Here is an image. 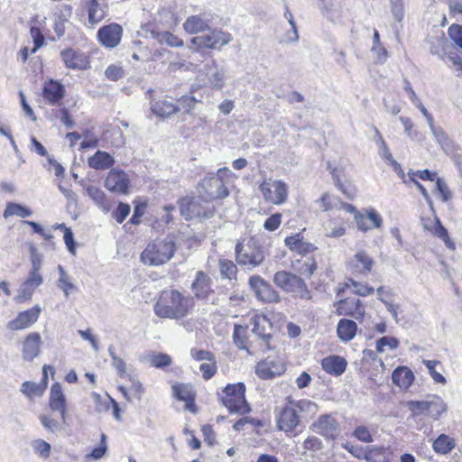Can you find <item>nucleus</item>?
Masks as SVG:
<instances>
[{"label": "nucleus", "instance_id": "nucleus-24", "mask_svg": "<svg viewBox=\"0 0 462 462\" xmlns=\"http://www.w3.org/2000/svg\"><path fill=\"white\" fill-rule=\"evenodd\" d=\"M211 280L208 275L204 272L199 271L196 279L191 284V289L197 299L206 300L213 292L211 286Z\"/></svg>", "mask_w": 462, "mask_h": 462}, {"label": "nucleus", "instance_id": "nucleus-44", "mask_svg": "<svg viewBox=\"0 0 462 462\" xmlns=\"http://www.w3.org/2000/svg\"><path fill=\"white\" fill-rule=\"evenodd\" d=\"M431 134L435 137L436 142L440 145L441 149L445 152H448L451 149V143L447 133L442 129V127L438 126L431 131Z\"/></svg>", "mask_w": 462, "mask_h": 462}, {"label": "nucleus", "instance_id": "nucleus-1", "mask_svg": "<svg viewBox=\"0 0 462 462\" xmlns=\"http://www.w3.org/2000/svg\"><path fill=\"white\" fill-rule=\"evenodd\" d=\"M318 412V405L310 400H289L276 413V427L287 436H296L301 430V420L313 417Z\"/></svg>", "mask_w": 462, "mask_h": 462}, {"label": "nucleus", "instance_id": "nucleus-5", "mask_svg": "<svg viewBox=\"0 0 462 462\" xmlns=\"http://www.w3.org/2000/svg\"><path fill=\"white\" fill-rule=\"evenodd\" d=\"M231 174L227 168H220L216 174H208L201 183L199 193L210 202L215 199H221L228 196L229 192L224 182V177Z\"/></svg>", "mask_w": 462, "mask_h": 462}, {"label": "nucleus", "instance_id": "nucleus-6", "mask_svg": "<svg viewBox=\"0 0 462 462\" xmlns=\"http://www.w3.org/2000/svg\"><path fill=\"white\" fill-rule=\"evenodd\" d=\"M265 258L263 246L254 238L246 243L237 242L236 245V260L239 265L249 270L260 265Z\"/></svg>", "mask_w": 462, "mask_h": 462}, {"label": "nucleus", "instance_id": "nucleus-42", "mask_svg": "<svg viewBox=\"0 0 462 462\" xmlns=\"http://www.w3.org/2000/svg\"><path fill=\"white\" fill-rule=\"evenodd\" d=\"M133 59L136 60H140L143 62L150 61L151 60V51L146 46H143L141 41L133 42Z\"/></svg>", "mask_w": 462, "mask_h": 462}, {"label": "nucleus", "instance_id": "nucleus-51", "mask_svg": "<svg viewBox=\"0 0 462 462\" xmlns=\"http://www.w3.org/2000/svg\"><path fill=\"white\" fill-rule=\"evenodd\" d=\"M325 236L328 237H340L345 235L346 228L342 225H337L334 221H329L324 227Z\"/></svg>", "mask_w": 462, "mask_h": 462}, {"label": "nucleus", "instance_id": "nucleus-4", "mask_svg": "<svg viewBox=\"0 0 462 462\" xmlns=\"http://www.w3.org/2000/svg\"><path fill=\"white\" fill-rule=\"evenodd\" d=\"M219 400L231 413L245 414L250 411V406L245 400V385L243 383L226 385L222 390Z\"/></svg>", "mask_w": 462, "mask_h": 462}, {"label": "nucleus", "instance_id": "nucleus-30", "mask_svg": "<svg viewBox=\"0 0 462 462\" xmlns=\"http://www.w3.org/2000/svg\"><path fill=\"white\" fill-rule=\"evenodd\" d=\"M207 77L211 87L221 89L224 86L226 71L222 67L217 66L215 60L206 65Z\"/></svg>", "mask_w": 462, "mask_h": 462}, {"label": "nucleus", "instance_id": "nucleus-33", "mask_svg": "<svg viewBox=\"0 0 462 462\" xmlns=\"http://www.w3.org/2000/svg\"><path fill=\"white\" fill-rule=\"evenodd\" d=\"M88 166L95 170H106L114 163V158L106 152L97 151L93 156L88 158Z\"/></svg>", "mask_w": 462, "mask_h": 462}, {"label": "nucleus", "instance_id": "nucleus-17", "mask_svg": "<svg viewBox=\"0 0 462 462\" xmlns=\"http://www.w3.org/2000/svg\"><path fill=\"white\" fill-rule=\"evenodd\" d=\"M285 372V365L280 360L267 358L257 363L255 374L263 380L273 379Z\"/></svg>", "mask_w": 462, "mask_h": 462}, {"label": "nucleus", "instance_id": "nucleus-47", "mask_svg": "<svg viewBox=\"0 0 462 462\" xmlns=\"http://www.w3.org/2000/svg\"><path fill=\"white\" fill-rule=\"evenodd\" d=\"M39 420L43 428L51 433H55L62 430L63 426H65L63 423L60 424L58 420L45 414L40 415Z\"/></svg>", "mask_w": 462, "mask_h": 462}, {"label": "nucleus", "instance_id": "nucleus-16", "mask_svg": "<svg viewBox=\"0 0 462 462\" xmlns=\"http://www.w3.org/2000/svg\"><path fill=\"white\" fill-rule=\"evenodd\" d=\"M83 7L88 14V23L91 25L99 23L108 14L106 0H83Z\"/></svg>", "mask_w": 462, "mask_h": 462}, {"label": "nucleus", "instance_id": "nucleus-12", "mask_svg": "<svg viewBox=\"0 0 462 462\" xmlns=\"http://www.w3.org/2000/svg\"><path fill=\"white\" fill-rule=\"evenodd\" d=\"M310 429L325 438L334 440L339 435V422L331 414L320 415L310 427Z\"/></svg>", "mask_w": 462, "mask_h": 462}, {"label": "nucleus", "instance_id": "nucleus-54", "mask_svg": "<svg viewBox=\"0 0 462 462\" xmlns=\"http://www.w3.org/2000/svg\"><path fill=\"white\" fill-rule=\"evenodd\" d=\"M436 190L439 193V199L443 202H447L452 198V194L445 182V180L441 178L436 179Z\"/></svg>", "mask_w": 462, "mask_h": 462}, {"label": "nucleus", "instance_id": "nucleus-23", "mask_svg": "<svg viewBox=\"0 0 462 462\" xmlns=\"http://www.w3.org/2000/svg\"><path fill=\"white\" fill-rule=\"evenodd\" d=\"M374 260L365 252L360 251L356 253L348 261L349 268L356 273L366 275L371 272L374 266Z\"/></svg>", "mask_w": 462, "mask_h": 462}, {"label": "nucleus", "instance_id": "nucleus-3", "mask_svg": "<svg viewBox=\"0 0 462 462\" xmlns=\"http://www.w3.org/2000/svg\"><path fill=\"white\" fill-rule=\"evenodd\" d=\"M176 251L175 243L171 238L155 240L147 245L141 254V261L151 266L162 265L170 261Z\"/></svg>", "mask_w": 462, "mask_h": 462}, {"label": "nucleus", "instance_id": "nucleus-58", "mask_svg": "<svg viewBox=\"0 0 462 462\" xmlns=\"http://www.w3.org/2000/svg\"><path fill=\"white\" fill-rule=\"evenodd\" d=\"M317 269V262L313 258L306 259L300 266L299 273L306 277H310Z\"/></svg>", "mask_w": 462, "mask_h": 462}, {"label": "nucleus", "instance_id": "nucleus-7", "mask_svg": "<svg viewBox=\"0 0 462 462\" xmlns=\"http://www.w3.org/2000/svg\"><path fill=\"white\" fill-rule=\"evenodd\" d=\"M180 212L185 219L208 218L213 216L214 207L210 201L201 195L199 197H185L179 201Z\"/></svg>", "mask_w": 462, "mask_h": 462}, {"label": "nucleus", "instance_id": "nucleus-34", "mask_svg": "<svg viewBox=\"0 0 462 462\" xmlns=\"http://www.w3.org/2000/svg\"><path fill=\"white\" fill-rule=\"evenodd\" d=\"M152 112L160 117H168L180 111V107L168 100L154 101L151 105Z\"/></svg>", "mask_w": 462, "mask_h": 462}, {"label": "nucleus", "instance_id": "nucleus-21", "mask_svg": "<svg viewBox=\"0 0 462 462\" xmlns=\"http://www.w3.org/2000/svg\"><path fill=\"white\" fill-rule=\"evenodd\" d=\"M123 29L117 23L101 27L97 32L99 42L106 48H115L120 42Z\"/></svg>", "mask_w": 462, "mask_h": 462}, {"label": "nucleus", "instance_id": "nucleus-18", "mask_svg": "<svg viewBox=\"0 0 462 462\" xmlns=\"http://www.w3.org/2000/svg\"><path fill=\"white\" fill-rule=\"evenodd\" d=\"M129 179L124 171L111 170L105 180V187L115 193L126 194L128 192Z\"/></svg>", "mask_w": 462, "mask_h": 462}, {"label": "nucleus", "instance_id": "nucleus-8", "mask_svg": "<svg viewBox=\"0 0 462 462\" xmlns=\"http://www.w3.org/2000/svg\"><path fill=\"white\" fill-rule=\"evenodd\" d=\"M274 283L286 292L291 293L294 297L310 300L311 292L308 289L304 280L286 271H279L274 274Z\"/></svg>", "mask_w": 462, "mask_h": 462}, {"label": "nucleus", "instance_id": "nucleus-26", "mask_svg": "<svg viewBox=\"0 0 462 462\" xmlns=\"http://www.w3.org/2000/svg\"><path fill=\"white\" fill-rule=\"evenodd\" d=\"M355 219L358 229L364 232L371 229V226L368 225L369 221L375 228L381 227L383 224V218L374 208L369 209L366 215L356 213Z\"/></svg>", "mask_w": 462, "mask_h": 462}, {"label": "nucleus", "instance_id": "nucleus-63", "mask_svg": "<svg viewBox=\"0 0 462 462\" xmlns=\"http://www.w3.org/2000/svg\"><path fill=\"white\" fill-rule=\"evenodd\" d=\"M151 364L156 368H163L171 364V358L166 354H158L151 357Z\"/></svg>", "mask_w": 462, "mask_h": 462}, {"label": "nucleus", "instance_id": "nucleus-41", "mask_svg": "<svg viewBox=\"0 0 462 462\" xmlns=\"http://www.w3.org/2000/svg\"><path fill=\"white\" fill-rule=\"evenodd\" d=\"M58 271L60 273L58 287L64 292L65 296L68 297L72 291H75L77 288L70 282L69 277L67 275L64 268L61 265H58Z\"/></svg>", "mask_w": 462, "mask_h": 462}, {"label": "nucleus", "instance_id": "nucleus-43", "mask_svg": "<svg viewBox=\"0 0 462 462\" xmlns=\"http://www.w3.org/2000/svg\"><path fill=\"white\" fill-rule=\"evenodd\" d=\"M219 271L224 278L229 280L236 279L237 268L236 265L230 260L220 259L219 260Z\"/></svg>", "mask_w": 462, "mask_h": 462}, {"label": "nucleus", "instance_id": "nucleus-64", "mask_svg": "<svg viewBox=\"0 0 462 462\" xmlns=\"http://www.w3.org/2000/svg\"><path fill=\"white\" fill-rule=\"evenodd\" d=\"M448 32L450 39L462 49V26L452 24Z\"/></svg>", "mask_w": 462, "mask_h": 462}, {"label": "nucleus", "instance_id": "nucleus-56", "mask_svg": "<svg viewBox=\"0 0 462 462\" xmlns=\"http://www.w3.org/2000/svg\"><path fill=\"white\" fill-rule=\"evenodd\" d=\"M353 436L365 443H371L374 440L368 428L364 425L357 426L353 431Z\"/></svg>", "mask_w": 462, "mask_h": 462}, {"label": "nucleus", "instance_id": "nucleus-11", "mask_svg": "<svg viewBox=\"0 0 462 462\" xmlns=\"http://www.w3.org/2000/svg\"><path fill=\"white\" fill-rule=\"evenodd\" d=\"M230 41L231 36L229 33L214 30L208 33L193 37L190 43L198 50L202 48L217 49L227 44Z\"/></svg>", "mask_w": 462, "mask_h": 462}, {"label": "nucleus", "instance_id": "nucleus-32", "mask_svg": "<svg viewBox=\"0 0 462 462\" xmlns=\"http://www.w3.org/2000/svg\"><path fill=\"white\" fill-rule=\"evenodd\" d=\"M392 379L400 388L407 389L411 385L414 375L412 371L408 367L399 366L393 372Z\"/></svg>", "mask_w": 462, "mask_h": 462}, {"label": "nucleus", "instance_id": "nucleus-39", "mask_svg": "<svg viewBox=\"0 0 462 462\" xmlns=\"http://www.w3.org/2000/svg\"><path fill=\"white\" fill-rule=\"evenodd\" d=\"M32 215L31 209L14 202H8L4 211L3 217L8 218L12 216H18L20 217H27Z\"/></svg>", "mask_w": 462, "mask_h": 462}, {"label": "nucleus", "instance_id": "nucleus-36", "mask_svg": "<svg viewBox=\"0 0 462 462\" xmlns=\"http://www.w3.org/2000/svg\"><path fill=\"white\" fill-rule=\"evenodd\" d=\"M208 27V22L200 15H191L183 23L184 30L189 34H196Z\"/></svg>", "mask_w": 462, "mask_h": 462}, {"label": "nucleus", "instance_id": "nucleus-55", "mask_svg": "<svg viewBox=\"0 0 462 462\" xmlns=\"http://www.w3.org/2000/svg\"><path fill=\"white\" fill-rule=\"evenodd\" d=\"M349 282L351 283V286L355 288L353 292L359 296H368L374 293V290L373 287L369 286L366 283H361L358 282H356L353 279H349Z\"/></svg>", "mask_w": 462, "mask_h": 462}, {"label": "nucleus", "instance_id": "nucleus-13", "mask_svg": "<svg viewBox=\"0 0 462 462\" xmlns=\"http://www.w3.org/2000/svg\"><path fill=\"white\" fill-rule=\"evenodd\" d=\"M337 316H350L362 321L365 314V308L359 299H343L334 303Z\"/></svg>", "mask_w": 462, "mask_h": 462}, {"label": "nucleus", "instance_id": "nucleus-14", "mask_svg": "<svg viewBox=\"0 0 462 462\" xmlns=\"http://www.w3.org/2000/svg\"><path fill=\"white\" fill-rule=\"evenodd\" d=\"M142 32L145 37H150L157 41L161 45L166 44L169 47H181L183 41L168 31H161L152 23L144 24Z\"/></svg>", "mask_w": 462, "mask_h": 462}, {"label": "nucleus", "instance_id": "nucleus-45", "mask_svg": "<svg viewBox=\"0 0 462 462\" xmlns=\"http://www.w3.org/2000/svg\"><path fill=\"white\" fill-rule=\"evenodd\" d=\"M433 233L439 238L443 240L447 247H448L451 250L455 249L454 242H452L451 239L449 238L448 230L442 226L439 218H436Z\"/></svg>", "mask_w": 462, "mask_h": 462}, {"label": "nucleus", "instance_id": "nucleus-48", "mask_svg": "<svg viewBox=\"0 0 462 462\" xmlns=\"http://www.w3.org/2000/svg\"><path fill=\"white\" fill-rule=\"evenodd\" d=\"M32 448L41 457L46 459L51 456V445L43 439H35L32 442Z\"/></svg>", "mask_w": 462, "mask_h": 462}, {"label": "nucleus", "instance_id": "nucleus-40", "mask_svg": "<svg viewBox=\"0 0 462 462\" xmlns=\"http://www.w3.org/2000/svg\"><path fill=\"white\" fill-rule=\"evenodd\" d=\"M371 51L376 55L377 61L381 64L384 63L388 59V51L382 45L380 42V35L376 29L374 30L373 35V46L371 48Z\"/></svg>", "mask_w": 462, "mask_h": 462}, {"label": "nucleus", "instance_id": "nucleus-53", "mask_svg": "<svg viewBox=\"0 0 462 462\" xmlns=\"http://www.w3.org/2000/svg\"><path fill=\"white\" fill-rule=\"evenodd\" d=\"M391 12L394 19L402 22L404 18V1L403 0H389Z\"/></svg>", "mask_w": 462, "mask_h": 462}, {"label": "nucleus", "instance_id": "nucleus-38", "mask_svg": "<svg viewBox=\"0 0 462 462\" xmlns=\"http://www.w3.org/2000/svg\"><path fill=\"white\" fill-rule=\"evenodd\" d=\"M427 408L428 414L433 419L438 420L447 411V404L440 397L434 395L428 400Z\"/></svg>", "mask_w": 462, "mask_h": 462}, {"label": "nucleus", "instance_id": "nucleus-59", "mask_svg": "<svg viewBox=\"0 0 462 462\" xmlns=\"http://www.w3.org/2000/svg\"><path fill=\"white\" fill-rule=\"evenodd\" d=\"M199 370L202 373V376L205 380H209L214 376L217 372V362L216 359L208 361V363H203L199 365Z\"/></svg>", "mask_w": 462, "mask_h": 462}, {"label": "nucleus", "instance_id": "nucleus-29", "mask_svg": "<svg viewBox=\"0 0 462 462\" xmlns=\"http://www.w3.org/2000/svg\"><path fill=\"white\" fill-rule=\"evenodd\" d=\"M172 392L175 398L183 401L186 403V409L196 412L194 404V393L189 384L180 383L172 386Z\"/></svg>", "mask_w": 462, "mask_h": 462}, {"label": "nucleus", "instance_id": "nucleus-28", "mask_svg": "<svg viewBox=\"0 0 462 462\" xmlns=\"http://www.w3.org/2000/svg\"><path fill=\"white\" fill-rule=\"evenodd\" d=\"M234 344L241 350L252 354L253 342L248 339V326L235 324L232 335Z\"/></svg>", "mask_w": 462, "mask_h": 462}, {"label": "nucleus", "instance_id": "nucleus-61", "mask_svg": "<svg viewBox=\"0 0 462 462\" xmlns=\"http://www.w3.org/2000/svg\"><path fill=\"white\" fill-rule=\"evenodd\" d=\"M130 209L131 208L128 204L120 202L116 209L113 212V217L118 223H123L129 215Z\"/></svg>", "mask_w": 462, "mask_h": 462}, {"label": "nucleus", "instance_id": "nucleus-9", "mask_svg": "<svg viewBox=\"0 0 462 462\" xmlns=\"http://www.w3.org/2000/svg\"><path fill=\"white\" fill-rule=\"evenodd\" d=\"M259 189L265 201L275 205L283 204L288 197V186L282 180H266L259 186Z\"/></svg>", "mask_w": 462, "mask_h": 462}, {"label": "nucleus", "instance_id": "nucleus-62", "mask_svg": "<svg viewBox=\"0 0 462 462\" xmlns=\"http://www.w3.org/2000/svg\"><path fill=\"white\" fill-rule=\"evenodd\" d=\"M198 100L191 96H182L179 100L177 106L180 109H183L185 112L189 113L190 110H192L195 107L196 103Z\"/></svg>", "mask_w": 462, "mask_h": 462}, {"label": "nucleus", "instance_id": "nucleus-15", "mask_svg": "<svg viewBox=\"0 0 462 462\" xmlns=\"http://www.w3.org/2000/svg\"><path fill=\"white\" fill-rule=\"evenodd\" d=\"M60 58L64 65L70 69H87L89 68V59L83 51L67 48L60 51Z\"/></svg>", "mask_w": 462, "mask_h": 462}, {"label": "nucleus", "instance_id": "nucleus-46", "mask_svg": "<svg viewBox=\"0 0 462 462\" xmlns=\"http://www.w3.org/2000/svg\"><path fill=\"white\" fill-rule=\"evenodd\" d=\"M257 297L265 302H277L280 300L279 293L268 282L262 288Z\"/></svg>", "mask_w": 462, "mask_h": 462}, {"label": "nucleus", "instance_id": "nucleus-2", "mask_svg": "<svg viewBox=\"0 0 462 462\" xmlns=\"http://www.w3.org/2000/svg\"><path fill=\"white\" fill-rule=\"evenodd\" d=\"M194 308L192 297L178 290H164L153 306L156 316L162 319H180L187 317Z\"/></svg>", "mask_w": 462, "mask_h": 462}, {"label": "nucleus", "instance_id": "nucleus-60", "mask_svg": "<svg viewBox=\"0 0 462 462\" xmlns=\"http://www.w3.org/2000/svg\"><path fill=\"white\" fill-rule=\"evenodd\" d=\"M87 194L98 205H103L105 202V193L102 189L96 186H88L86 188Z\"/></svg>", "mask_w": 462, "mask_h": 462}, {"label": "nucleus", "instance_id": "nucleus-31", "mask_svg": "<svg viewBox=\"0 0 462 462\" xmlns=\"http://www.w3.org/2000/svg\"><path fill=\"white\" fill-rule=\"evenodd\" d=\"M357 330V325L354 320L342 319L337 326V334L341 341L349 342L352 340Z\"/></svg>", "mask_w": 462, "mask_h": 462}, {"label": "nucleus", "instance_id": "nucleus-10", "mask_svg": "<svg viewBox=\"0 0 462 462\" xmlns=\"http://www.w3.org/2000/svg\"><path fill=\"white\" fill-rule=\"evenodd\" d=\"M253 324V334L258 338V347L262 351L270 350V341L273 338V324L264 315H254L251 319Z\"/></svg>", "mask_w": 462, "mask_h": 462}, {"label": "nucleus", "instance_id": "nucleus-19", "mask_svg": "<svg viewBox=\"0 0 462 462\" xmlns=\"http://www.w3.org/2000/svg\"><path fill=\"white\" fill-rule=\"evenodd\" d=\"M49 406L52 411H59L60 414L61 421L64 425H68L66 414L67 405L66 397L62 392L61 385L55 383L51 385L49 397Z\"/></svg>", "mask_w": 462, "mask_h": 462}, {"label": "nucleus", "instance_id": "nucleus-35", "mask_svg": "<svg viewBox=\"0 0 462 462\" xmlns=\"http://www.w3.org/2000/svg\"><path fill=\"white\" fill-rule=\"evenodd\" d=\"M455 446V439L446 434H440L432 443L433 450L440 455L448 454Z\"/></svg>", "mask_w": 462, "mask_h": 462}, {"label": "nucleus", "instance_id": "nucleus-52", "mask_svg": "<svg viewBox=\"0 0 462 462\" xmlns=\"http://www.w3.org/2000/svg\"><path fill=\"white\" fill-rule=\"evenodd\" d=\"M423 364L429 370L430 374L433 378V380L438 383H446V378L439 372L435 370L437 365L439 364L437 360H423Z\"/></svg>", "mask_w": 462, "mask_h": 462}, {"label": "nucleus", "instance_id": "nucleus-27", "mask_svg": "<svg viewBox=\"0 0 462 462\" xmlns=\"http://www.w3.org/2000/svg\"><path fill=\"white\" fill-rule=\"evenodd\" d=\"M346 361L344 357L339 356H329L322 359L321 365L329 374L339 376L346 368Z\"/></svg>", "mask_w": 462, "mask_h": 462}, {"label": "nucleus", "instance_id": "nucleus-20", "mask_svg": "<svg viewBox=\"0 0 462 462\" xmlns=\"http://www.w3.org/2000/svg\"><path fill=\"white\" fill-rule=\"evenodd\" d=\"M41 310L39 306H35L20 312L14 319L8 322L7 328L11 330H21L31 327L37 321Z\"/></svg>", "mask_w": 462, "mask_h": 462}, {"label": "nucleus", "instance_id": "nucleus-50", "mask_svg": "<svg viewBox=\"0 0 462 462\" xmlns=\"http://www.w3.org/2000/svg\"><path fill=\"white\" fill-rule=\"evenodd\" d=\"M399 346V341L396 337H383L379 338L376 342V351L382 353L385 350V346L393 350L396 349Z\"/></svg>", "mask_w": 462, "mask_h": 462}, {"label": "nucleus", "instance_id": "nucleus-37", "mask_svg": "<svg viewBox=\"0 0 462 462\" xmlns=\"http://www.w3.org/2000/svg\"><path fill=\"white\" fill-rule=\"evenodd\" d=\"M387 449L384 447H369L364 455L366 462H390Z\"/></svg>", "mask_w": 462, "mask_h": 462}, {"label": "nucleus", "instance_id": "nucleus-49", "mask_svg": "<svg viewBox=\"0 0 462 462\" xmlns=\"http://www.w3.org/2000/svg\"><path fill=\"white\" fill-rule=\"evenodd\" d=\"M21 392L26 396L32 398L34 396L41 395L43 390L40 384L30 381H25L21 386Z\"/></svg>", "mask_w": 462, "mask_h": 462}, {"label": "nucleus", "instance_id": "nucleus-25", "mask_svg": "<svg viewBox=\"0 0 462 462\" xmlns=\"http://www.w3.org/2000/svg\"><path fill=\"white\" fill-rule=\"evenodd\" d=\"M65 89L64 86L60 83L49 80L44 83L42 89V97L51 105H56L64 97Z\"/></svg>", "mask_w": 462, "mask_h": 462}, {"label": "nucleus", "instance_id": "nucleus-22", "mask_svg": "<svg viewBox=\"0 0 462 462\" xmlns=\"http://www.w3.org/2000/svg\"><path fill=\"white\" fill-rule=\"evenodd\" d=\"M42 337L38 332L28 334L23 344L22 355L26 361H32L40 354Z\"/></svg>", "mask_w": 462, "mask_h": 462}, {"label": "nucleus", "instance_id": "nucleus-57", "mask_svg": "<svg viewBox=\"0 0 462 462\" xmlns=\"http://www.w3.org/2000/svg\"><path fill=\"white\" fill-rule=\"evenodd\" d=\"M31 37L34 42L32 52H36L44 44V36L40 28L32 26L30 29Z\"/></svg>", "mask_w": 462, "mask_h": 462}]
</instances>
